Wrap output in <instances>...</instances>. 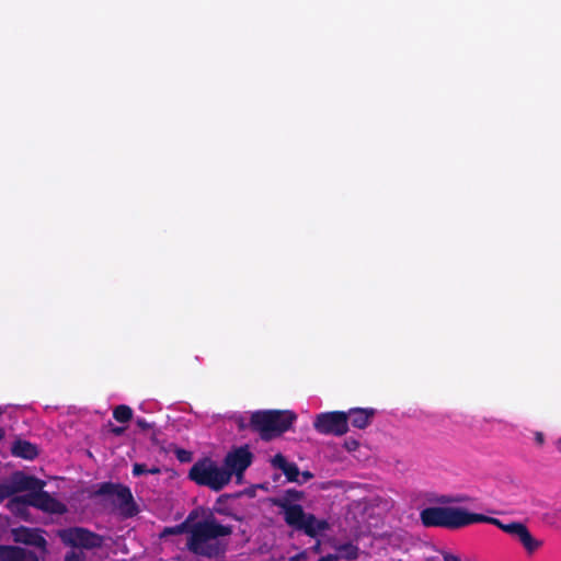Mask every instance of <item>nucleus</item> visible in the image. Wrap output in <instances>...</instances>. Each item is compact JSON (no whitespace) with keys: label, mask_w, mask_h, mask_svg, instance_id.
I'll use <instances>...</instances> for the list:
<instances>
[{"label":"nucleus","mask_w":561,"mask_h":561,"mask_svg":"<svg viewBox=\"0 0 561 561\" xmlns=\"http://www.w3.org/2000/svg\"><path fill=\"white\" fill-rule=\"evenodd\" d=\"M191 519H193V514H190L188 517L179 525L164 527L160 534V538L188 533L186 548L193 554L205 558H217L222 554L226 550L225 546L219 542L209 541L219 537L230 536L233 531V527L219 524L213 516L190 526Z\"/></svg>","instance_id":"f257e3e1"},{"label":"nucleus","mask_w":561,"mask_h":561,"mask_svg":"<svg viewBox=\"0 0 561 561\" xmlns=\"http://www.w3.org/2000/svg\"><path fill=\"white\" fill-rule=\"evenodd\" d=\"M304 492L296 489H288L285 497L276 505L282 510L284 522L296 531L304 533L310 538H317L330 529L327 519L317 518L316 515L305 512L300 504L291 503L302 500Z\"/></svg>","instance_id":"f03ea898"},{"label":"nucleus","mask_w":561,"mask_h":561,"mask_svg":"<svg viewBox=\"0 0 561 561\" xmlns=\"http://www.w3.org/2000/svg\"><path fill=\"white\" fill-rule=\"evenodd\" d=\"M296 420V413L289 410H257L251 413L247 427L270 442L287 432Z\"/></svg>","instance_id":"7ed1b4c3"},{"label":"nucleus","mask_w":561,"mask_h":561,"mask_svg":"<svg viewBox=\"0 0 561 561\" xmlns=\"http://www.w3.org/2000/svg\"><path fill=\"white\" fill-rule=\"evenodd\" d=\"M187 478L198 486L220 492L229 484V474L210 457L199 458L190 468Z\"/></svg>","instance_id":"20e7f679"},{"label":"nucleus","mask_w":561,"mask_h":561,"mask_svg":"<svg viewBox=\"0 0 561 561\" xmlns=\"http://www.w3.org/2000/svg\"><path fill=\"white\" fill-rule=\"evenodd\" d=\"M467 514L462 507L431 506L420 512V519L426 528L460 529L467 527Z\"/></svg>","instance_id":"39448f33"},{"label":"nucleus","mask_w":561,"mask_h":561,"mask_svg":"<svg viewBox=\"0 0 561 561\" xmlns=\"http://www.w3.org/2000/svg\"><path fill=\"white\" fill-rule=\"evenodd\" d=\"M60 541L72 549L93 550L104 545V537L88 528L73 526L57 531Z\"/></svg>","instance_id":"423d86ee"},{"label":"nucleus","mask_w":561,"mask_h":561,"mask_svg":"<svg viewBox=\"0 0 561 561\" xmlns=\"http://www.w3.org/2000/svg\"><path fill=\"white\" fill-rule=\"evenodd\" d=\"M95 495L115 496V504L125 517H133L139 512L130 489L124 484L102 482L95 491Z\"/></svg>","instance_id":"0eeeda50"},{"label":"nucleus","mask_w":561,"mask_h":561,"mask_svg":"<svg viewBox=\"0 0 561 561\" xmlns=\"http://www.w3.org/2000/svg\"><path fill=\"white\" fill-rule=\"evenodd\" d=\"M253 458L248 445L234 447L226 454L221 467L229 474V483L232 476L237 477L238 482L242 479L244 471L252 465Z\"/></svg>","instance_id":"6e6552de"},{"label":"nucleus","mask_w":561,"mask_h":561,"mask_svg":"<svg viewBox=\"0 0 561 561\" xmlns=\"http://www.w3.org/2000/svg\"><path fill=\"white\" fill-rule=\"evenodd\" d=\"M314 430L324 435L342 436L347 433V415L344 411L323 412L316 416Z\"/></svg>","instance_id":"1a4fd4ad"},{"label":"nucleus","mask_w":561,"mask_h":561,"mask_svg":"<svg viewBox=\"0 0 561 561\" xmlns=\"http://www.w3.org/2000/svg\"><path fill=\"white\" fill-rule=\"evenodd\" d=\"M45 484V481L36 477L27 476L22 471H16L12 474L7 484L0 485V495L5 497L24 491L32 493L42 490Z\"/></svg>","instance_id":"9d476101"},{"label":"nucleus","mask_w":561,"mask_h":561,"mask_svg":"<svg viewBox=\"0 0 561 561\" xmlns=\"http://www.w3.org/2000/svg\"><path fill=\"white\" fill-rule=\"evenodd\" d=\"M501 530L516 538L528 553H534L543 545V542L539 539H536L530 534L527 526L520 522H511L504 524Z\"/></svg>","instance_id":"9b49d317"},{"label":"nucleus","mask_w":561,"mask_h":561,"mask_svg":"<svg viewBox=\"0 0 561 561\" xmlns=\"http://www.w3.org/2000/svg\"><path fill=\"white\" fill-rule=\"evenodd\" d=\"M28 503L31 506L42 510L50 514H64L67 507L60 501L54 499L48 492L39 490L27 493Z\"/></svg>","instance_id":"f8f14e48"},{"label":"nucleus","mask_w":561,"mask_h":561,"mask_svg":"<svg viewBox=\"0 0 561 561\" xmlns=\"http://www.w3.org/2000/svg\"><path fill=\"white\" fill-rule=\"evenodd\" d=\"M38 528H27L24 526L12 529L15 542L33 546L41 550L43 554L47 553V540Z\"/></svg>","instance_id":"ddd939ff"},{"label":"nucleus","mask_w":561,"mask_h":561,"mask_svg":"<svg viewBox=\"0 0 561 561\" xmlns=\"http://www.w3.org/2000/svg\"><path fill=\"white\" fill-rule=\"evenodd\" d=\"M345 413L347 424L351 423L352 426L364 430L371 423L376 411L373 408H352Z\"/></svg>","instance_id":"4468645a"},{"label":"nucleus","mask_w":561,"mask_h":561,"mask_svg":"<svg viewBox=\"0 0 561 561\" xmlns=\"http://www.w3.org/2000/svg\"><path fill=\"white\" fill-rule=\"evenodd\" d=\"M271 463L274 468L282 470V472L285 474L286 479L289 482H296L298 484H301L300 481V470L295 462L287 461L286 457L282 454H276L272 460Z\"/></svg>","instance_id":"2eb2a0df"},{"label":"nucleus","mask_w":561,"mask_h":561,"mask_svg":"<svg viewBox=\"0 0 561 561\" xmlns=\"http://www.w3.org/2000/svg\"><path fill=\"white\" fill-rule=\"evenodd\" d=\"M11 453L15 457L33 460L38 455V448L27 440L16 439L11 447Z\"/></svg>","instance_id":"dca6fc26"},{"label":"nucleus","mask_w":561,"mask_h":561,"mask_svg":"<svg viewBox=\"0 0 561 561\" xmlns=\"http://www.w3.org/2000/svg\"><path fill=\"white\" fill-rule=\"evenodd\" d=\"M28 506L31 504L28 503L27 494L14 496L8 503L10 511L22 517L27 513Z\"/></svg>","instance_id":"f3484780"},{"label":"nucleus","mask_w":561,"mask_h":561,"mask_svg":"<svg viewBox=\"0 0 561 561\" xmlns=\"http://www.w3.org/2000/svg\"><path fill=\"white\" fill-rule=\"evenodd\" d=\"M474 523L492 524V525L499 527L500 529H502V527L505 524V523H503L499 518L490 517V516H486V515H483V514H479V513H471V512L468 511V514H467V526H469L471 524H474Z\"/></svg>","instance_id":"a211bd4d"},{"label":"nucleus","mask_w":561,"mask_h":561,"mask_svg":"<svg viewBox=\"0 0 561 561\" xmlns=\"http://www.w3.org/2000/svg\"><path fill=\"white\" fill-rule=\"evenodd\" d=\"M22 547L18 546H0L1 561H20Z\"/></svg>","instance_id":"6ab92c4d"},{"label":"nucleus","mask_w":561,"mask_h":561,"mask_svg":"<svg viewBox=\"0 0 561 561\" xmlns=\"http://www.w3.org/2000/svg\"><path fill=\"white\" fill-rule=\"evenodd\" d=\"M113 417L119 423H127L133 419V410L126 404H119L113 410Z\"/></svg>","instance_id":"aec40b11"},{"label":"nucleus","mask_w":561,"mask_h":561,"mask_svg":"<svg viewBox=\"0 0 561 561\" xmlns=\"http://www.w3.org/2000/svg\"><path fill=\"white\" fill-rule=\"evenodd\" d=\"M64 561H85V554L81 550L71 549L66 552Z\"/></svg>","instance_id":"412c9836"},{"label":"nucleus","mask_w":561,"mask_h":561,"mask_svg":"<svg viewBox=\"0 0 561 561\" xmlns=\"http://www.w3.org/2000/svg\"><path fill=\"white\" fill-rule=\"evenodd\" d=\"M20 561H39L37 554L31 550L22 548V554L20 557Z\"/></svg>","instance_id":"4be33fe9"},{"label":"nucleus","mask_w":561,"mask_h":561,"mask_svg":"<svg viewBox=\"0 0 561 561\" xmlns=\"http://www.w3.org/2000/svg\"><path fill=\"white\" fill-rule=\"evenodd\" d=\"M145 473H148V467L145 463L136 462L133 465V474L135 477H139Z\"/></svg>","instance_id":"5701e85b"},{"label":"nucleus","mask_w":561,"mask_h":561,"mask_svg":"<svg viewBox=\"0 0 561 561\" xmlns=\"http://www.w3.org/2000/svg\"><path fill=\"white\" fill-rule=\"evenodd\" d=\"M136 425L142 431H148L152 427V424L147 422V420L142 417L136 420Z\"/></svg>","instance_id":"b1692460"},{"label":"nucleus","mask_w":561,"mask_h":561,"mask_svg":"<svg viewBox=\"0 0 561 561\" xmlns=\"http://www.w3.org/2000/svg\"><path fill=\"white\" fill-rule=\"evenodd\" d=\"M534 439H535L536 445L539 447L543 446V444L546 442L545 434L539 431L534 433Z\"/></svg>","instance_id":"393cba45"},{"label":"nucleus","mask_w":561,"mask_h":561,"mask_svg":"<svg viewBox=\"0 0 561 561\" xmlns=\"http://www.w3.org/2000/svg\"><path fill=\"white\" fill-rule=\"evenodd\" d=\"M178 459L182 462L190 461L191 460V453L186 451L184 449H180L176 454Z\"/></svg>","instance_id":"a878e982"},{"label":"nucleus","mask_w":561,"mask_h":561,"mask_svg":"<svg viewBox=\"0 0 561 561\" xmlns=\"http://www.w3.org/2000/svg\"><path fill=\"white\" fill-rule=\"evenodd\" d=\"M359 444L356 439H348L345 442V447L348 451H354L358 448Z\"/></svg>","instance_id":"bb28decb"},{"label":"nucleus","mask_w":561,"mask_h":561,"mask_svg":"<svg viewBox=\"0 0 561 561\" xmlns=\"http://www.w3.org/2000/svg\"><path fill=\"white\" fill-rule=\"evenodd\" d=\"M317 561H341L340 557L336 554H327L320 557Z\"/></svg>","instance_id":"cd10ccee"},{"label":"nucleus","mask_w":561,"mask_h":561,"mask_svg":"<svg viewBox=\"0 0 561 561\" xmlns=\"http://www.w3.org/2000/svg\"><path fill=\"white\" fill-rule=\"evenodd\" d=\"M300 477H301V484L309 481L310 479L313 478V474L310 472V471H302L300 472Z\"/></svg>","instance_id":"c85d7f7f"},{"label":"nucleus","mask_w":561,"mask_h":561,"mask_svg":"<svg viewBox=\"0 0 561 561\" xmlns=\"http://www.w3.org/2000/svg\"><path fill=\"white\" fill-rule=\"evenodd\" d=\"M444 561H461L458 556H455L453 553H445L443 556Z\"/></svg>","instance_id":"c756f323"},{"label":"nucleus","mask_w":561,"mask_h":561,"mask_svg":"<svg viewBox=\"0 0 561 561\" xmlns=\"http://www.w3.org/2000/svg\"><path fill=\"white\" fill-rule=\"evenodd\" d=\"M111 432L116 435V436H119L122 435L124 432H125V427H118V426H115L111 430Z\"/></svg>","instance_id":"7c9ffc66"},{"label":"nucleus","mask_w":561,"mask_h":561,"mask_svg":"<svg viewBox=\"0 0 561 561\" xmlns=\"http://www.w3.org/2000/svg\"><path fill=\"white\" fill-rule=\"evenodd\" d=\"M160 472H161V469L157 466L148 468V473H150V474H159Z\"/></svg>","instance_id":"2f4dec72"},{"label":"nucleus","mask_w":561,"mask_h":561,"mask_svg":"<svg viewBox=\"0 0 561 561\" xmlns=\"http://www.w3.org/2000/svg\"><path fill=\"white\" fill-rule=\"evenodd\" d=\"M554 445H556V448L558 449V451L561 453V438L557 439Z\"/></svg>","instance_id":"473e14b6"},{"label":"nucleus","mask_w":561,"mask_h":561,"mask_svg":"<svg viewBox=\"0 0 561 561\" xmlns=\"http://www.w3.org/2000/svg\"><path fill=\"white\" fill-rule=\"evenodd\" d=\"M228 496H229L228 494H224V495H221V496H219V497H218L217 502H221V501H222V499H226V497H228Z\"/></svg>","instance_id":"72a5a7b5"},{"label":"nucleus","mask_w":561,"mask_h":561,"mask_svg":"<svg viewBox=\"0 0 561 561\" xmlns=\"http://www.w3.org/2000/svg\"><path fill=\"white\" fill-rule=\"evenodd\" d=\"M440 502H442V503H449V502H451V500L446 499V497H443V499L440 500Z\"/></svg>","instance_id":"f704fd0d"},{"label":"nucleus","mask_w":561,"mask_h":561,"mask_svg":"<svg viewBox=\"0 0 561 561\" xmlns=\"http://www.w3.org/2000/svg\"><path fill=\"white\" fill-rule=\"evenodd\" d=\"M4 434V431L2 428H0V438L3 436Z\"/></svg>","instance_id":"c9c22d12"}]
</instances>
